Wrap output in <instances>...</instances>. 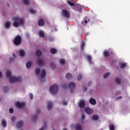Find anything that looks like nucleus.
Returning a JSON list of instances; mask_svg holds the SVG:
<instances>
[{
  "instance_id": "43",
  "label": "nucleus",
  "mask_w": 130,
  "mask_h": 130,
  "mask_svg": "<svg viewBox=\"0 0 130 130\" xmlns=\"http://www.w3.org/2000/svg\"><path fill=\"white\" fill-rule=\"evenodd\" d=\"M11 120L13 122H14V121H15V120H16V117L15 116H13L12 118H11Z\"/></svg>"
},
{
  "instance_id": "24",
  "label": "nucleus",
  "mask_w": 130,
  "mask_h": 130,
  "mask_svg": "<svg viewBox=\"0 0 130 130\" xmlns=\"http://www.w3.org/2000/svg\"><path fill=\"white\" fill-rule=\"evenodd\" d=\"M19 54L21 57H24L25 56V52L23 50H20L19 51Z\"/></svg>"
},
{
  "instance_id": "39",
  "label": "nucleus",
  "mask_w": 130,
  "mask_h": 130,
  "mask_svg": "<svg viewBox=\"0 0 130 130\" xmlns=\"http://www.w3.org/2000/svg\"><path fill=\"white\" fill-rule=\"evenodd\" d=\"M50 67L51 68V69H52V70H54V69H55V63L52 62Z\"/></svg>"
},
{
  "instance_id": "37",
  "label": "nucleus",
  "mask_w": 130,
  "mask_h": 130,
  "mask_svg": "<svg viewBox=\"0 0 130 130\" xmlns=\"http://www.w3.org/2000/svg\"><path fill=\"white\" fill-rule=\"evenodd\" d=\"M120 81H121V79L120 78H116V82L117 84H118L119 85H120Z\"/></svg>"
},
{
  "instance_id": "35",
  "label": "nucleus",
  "mask_w": 130,
  "mask_h": 130,
  "mask_svg": "<svg viewBox=\"0 0 130 130\" xmlns=\"http://www.w3.org/2000/svg\"><path fill=\"white\" fill-rule=\"evenodd\" d=\"M59 61L60 64H61L62 66L64 64V63H66V61H64V59H60L59 60Z\"/></svg>"
},
{
  "instance_id": "56",
  "label": "nucleus",
  "mask_w": 130,
  "mask_h": 130,
  "mask_svg": "<svg viewBox=\"0 0 130 130\" xmlns=\"http://www.w3.org/2000/svg\"><path fill=\"white\" fill-rule=\"evenodd\" d=\"M63 130H67V129H63Z\"/></svg>"
},
{
  "instance_id": "26",
  "label": "nucleus",
  "mask_w": 130,
  "mask_h": 130,
  "mask_svg": "<svg viewBox=\"0 0 130 130\" xmlns=\"http://www.w3.org/2000/svg\"><path fill=\"white\" fill-rule=\"evenodd\" d=\"M86 59L89 63L92 62V57L90 55L86 56Z\"/></svg>"
},
{
  "instance_id": "17",
  "label": "nucleus",
  "mask_w": 130,
  "mask_h": 130,
  "mask_svg": "<svg viewBox=\"0 0 130 130\" xmlns=\"http://www.w3.org/2000/svg\"><path fill=\"white\" fill-rule=\"evenodd\" d=\"M67 3L68 5H69V6H71V7H75V6H76V4H75V3H73V1L68 0L67 1Z\"/></svg>"
},
{
  "instance_id": "30",
  "label": "nucleus",
  "mask_w": 130,
  "mask_h": 130,
  "mask_svg": "<svg viewBox=\"0 0 130 130\" xmlns=\"http://www.w3.org/2000/svg\"><path fill=\"white\" fill-rule=\"evenodd\" d=\"M109 128L110 130H115V127L114 126V124H111L109 126Z\"/></svg>"
},
{
  "instance_id": "25",
  "label": "nucleus",
  "mask_w": 130,
  "mask_h": 130,
  "mask_svg": "<svg viewBox=\"0 0 130 130\" xmlns=\"http://www.w3.org/2000/svg\"><path fill=\"white\" fill-rule=\"evenodd\" d=\"M2 125L3 127H7V121L6 120L2 119Z\"/></svg>"
},
{
  "instance_id": "5",
  "label": "nucleus",
  "mask_w": 130,
  "mask_h": 130,
  "mask_svg": "<svg viewBox=\"0 0 130 130\" xmlns=\"http://www.w3.org/2000/svg\"><path fill=\"white\" fill-rule=\"evenodd\" d=\"M69 88L71 90V93H73L75 88H76V83L75 82H70L69 84Z\"/></svg>"
},
{
  "instance_id": "40",
  "label": "nucleus",
  "mask_w": 130,
  "mask_h": 130,
  "mask_svg": "<svg viewBox=\"0 0 130 130\" xmlns=\"http://www.w3.org/2000/svg\"><path fill=\"white\" fill-rule=\"evenodd\" d=\"M110 75V73H108L105 74L103 77L104 79H107V78H108V76H109Z\"/></svg>"
},
{
  "instance_id": "49",
  "label": "nucleus",
  "mask_w": 130,
  "mask_h": 130,
  "mask_svg": "<svg viewBox=\"0 0 130 130\" xmlns=\"http://www.w3.org/2000/svg\"><path fill=\"white\" fill-rule=\"evenodd\" d=\"M0 78H3V73L2 72H0Z\"/></svg>"
},
{
  "instance_id": "54",
  "label": "nucleus",
  "mask_w": 130,
  "mask_h": 130,
  "mask_svg": "<svg viewBox=\"0 0 130 130\" xmlns=\"http://www.w3.org/2000/svg\"><path fill=\"white\" fill-rule=\"evenodd\" d=\"M8 7H10V5L9 4H8Z\"/></svg>"
},
{
  "instance_id": "36",
  "label": "nucleus",
  "mask_w": 130,
  "mask_h": 130,
  "mask_svg": "<svg viewBox=\"0 0 130 130\" xmlns=\"http://www.w3.org/2000/svg\"><path fill=\"white\" fill-rule=\"evenodd\" d=\"M66 77L67 79H71L73 76H72V74H71V73H67Z\"/></svg>"
},
{
  "instance_id": "18",
  "label": "nucleus",
  "mask_w": 130,
  "mask_h": 130,
  "mask_svg": "<svg viewBox=\"0 0 130 130\" xmlns=\"http://www.w3.org/2000/svg\"><path fill=\"white\" fill-rule=\"evenodd\" d=\"M42 52L41 51H40V50L38 49L36 50V56H38V57H39V56H40V55H41L42 54Z\"/></svg>"
},
{
  "instance_id": "41",
  "label": "nucleus",
  "mask_w": 130,
  "mask_h": 130,
  "mask_svg": "<svg viewBox=\"0 0 130 130\" xmlns=\"http://www.w3.org/2000/svg\"><path fill=\"white\" fill-rule=\"evenodd\" d=\"M82 74H79L78 76H77V79L78 81H80L81 79H82Z\"/></svg>"
},
{
  "instance_id": "3",
  "label": "nucleus",
  "mask_w": 130,
  "mask_h": 130,
  "mask_svg": "<svg viewBox=\"0 0 130 130\" xmlns=\"http://www.w3.org/2000/svg\"><path fill=\"white\" fill-rule=\"evenodd\" d=\"M49 91L52 95H56L58 91V85L56 84L51 85L49 88Z\"/></svg>"
},
{
  "instance_id": "13",
  "label": "nucleus",
  "mask_w": 130,
  "mask_h": 130,
  "mask_svg": "<svg viewBox=\"0 0 130 130\" xmlns=\"http://www.w3.org/2000/svg\"><path fill=\"white\" fill-rule=\"evenodd\" d=\"M37 63L39 67H41V66H43L44 64V62H43V61H42L40 58L37 59Z\"/></svg>"
},
{
  "instance_id": "48",
  "label": "nucleus",
  "mask_w": 130,
  "mask_h": 130,
  "mask_svg": "<svg viewBox=\"0 0 130 130\" xmlns=\"http://www.w3.org/2000/svg\"><path fill=\"white\" fill-rule=\"evenodd\" d=\"M87 85L88 86H91V85H92V82L91 81L88 82Z\"/></svg>"
},
{
  "instance_id": "9",
  "label": "nucleus",
  "mask_w": 130,
  "mask_h": 130,
  "mask_svg": "<svg viewBox=\"0 0 130 130\" xmlns=\"http://www.w3.org/2000/svg\"><path fill=\"white\" fill-rule=\"evenodd\" d=\"M24 125V122L22 120L18 121L16 123L17 128H21Z\"/></svg>"
},
{
  "instance_id": "27",
  "label": "nucleus",
  "mask_w": 130,
  "mask_h": 130,
  "mask_svg": "<svg viewBox=\"0 0 130 130\" xmlns=\"http://www.w3.org/2000/svg\"><path fill=\"white\" fill-rule=\"evenodd\" d=\"M35 73L36 76H39V73H40V68H36Z\"/></svg>"
},
{
  "instance_id": "1",
  "label": "nucleus",
  "mask_w": 130,
  "mask_h": 130,
  "mask_svg": "<svg viewBox=\"0 0 130 130\" xmlns=\"http://www.w3.org/2000/svg\"><path fill=\"white\" fill-rule=\"evenodd\" d=\"M12 72L10 70H7L6 76L9 79L10 83H15V82H22V77L20 76H12Z\"/></svg>"
},
{
  "instance_id": "57",
  "label": "nucleus",
  "mask_w": 130,
  "mask_h": 130,
  "mask_svg": "<svg viewBox=\"0 0 130 130\" xmlns=\"http://www.w3.org/2000/svg\"><path fill=\"white\" fill-rule=\"evenodd\" d=\"M88 21L90 22V20L88 19Z\"/></svg>"
},
{
  "instance_id": "28",
  "label": "nucleus",
  "mask_w": 130,
  "mask_h": 130,
  "mask_svg": "<svg viewBox=\"0 0 130 130\" xmlns=\"http://www.w3.org/2000/svg\"><path fill=\"white\" fill-rule=\"evenodd\" d=\"M99 117L97 115H93L92 116V119L93 120H98Z\"/></svg>"
},
{
  "instance_id": "31",
  "label": "nucleus",
  "mask_w": 130,
  "mask_h": 130,
  "mask_svg": "<svg viewBox=\"0 0 130 130\" xmlns=\"http://www.w3.org/2000/svg\"><path fill=\"white\" fill-rule=\"evenodd\" d=\"M3 90L4 93H6V92H8V91H9V87H8L7 86H4L3 88Z\"/></svg>"
},
{
  "instance_id": "38",
  "label": "nucleus",
  "mask_w": 130,
  "mask_h": 130,
  "mask_svg": "<svg viewBox=\"0 0 130 130\" xmlns=\"http://www.w3.org/2000/svg\"><path fill=\"white\" fill-rule=\"evenodd\" d=\"M22 3L26 5V6H28L29 5V0H22Z\"/></svg>"
},
{
  "instance_id": "46",
  "label": "nucleus",
  "mask_w": 130,
  "mask_h": 130,
  "mask_svg": "<svg viewBox=\"0 0 130 130\" xmlns=\"http://www.w3.org/2000/svg\"><path fill=\"white\" fill-rule=\"evenodd\" d=\"M29 97L30 99H33V94L32 93H29Z\"/></svg>"
},
{
  "instance_id": "8",
  "label": "nucleus",
  "mask_w": 130,
  "mask_h": 130,
  "mask_svg": "<svg viewBox=\"0 0 130 130\" xmlns=\"http://www.w3.org/2000/svg\"><path fill=\"white\" fill-rule=\"evenodd\" d=\"M78 105L80 108H84V107H85L86 105L85 101L83 100H81L78 104Z\"/></svg>"
},
{
  "instance_id": "32",
  "label": "nucleus",
  "mask_w": 130,
  "mask_h": 130,
  "mask_svg": "<svg viewBox=\"0 0 130 130\" xmlns=\"http://www.w3.org/2000/svg\"><path fill=\"white\" fill-rule=\"evenodd\" d=\"M120 66V68L121 69H124V68H125V67H126V63H122L119 64Z\"/></svg>"
},
{
  "instance_id": "2",
  "label": "nucleus",
  "mask_w": 130,
  "mask_h": 130,
  "mask_svg": "<svg viewBox=\"0 0 130 130\" xmlns=\"http://www.w3.org/2000/svg\"><path fill=\"white\" fill-rule=\"evenodd\" d=\"M13 20H14L13 24L14 27H18L19 26H24V24H25L24 19L21 17H14Z\"/></svg>"
},
{
  "instance_id": "53",
  "label": "nucleus",
  "mask_w": 130,
  "mask_h": 130,
  "mask_svg": "<svg viewBox=\"0 0 130 130\" xmlns=\"http://www.w3.org/2000/svg\"><path fill=\"white\" fill-rule=\"evenodd\" d=\"M121 96H119L118 98H117V99L118 100V99H121Z\"/></svg>"
},
{
  "instance_id": "50",
  "label": "nucleus",
  "mask_w": 130,
  "mask_h": 130,
  "mask_svg": "<svg viewBox=\"0 0 130 130\" xmlns=\"http://www.w3.org/2000/svg\"><path fill=\"white\" fill-rule=\"evenodd\" d=\"M83 90L84 91H87V87H84L83 88Z\"/></svg>"
},
{
  "instance_id": "6",
  "label": "nucleus",
  "mask_w": 130,
  "mask_h": 130,
  "mask_svg": "<svg viewBox=\"0 0 130 130\" xmlns=\"http://www.w3.org/2000/svg\"><path fill=\"white\" fill-rule=\"evenodd\" d=\"M15 105L18 107V108H22L25 106V103L23 102H16L15 103Z\"/></svg>"
},
{
  "instance_id": "11",
  "label": "nucleus",
  "mask_w": 130,
  "mask_h": 130,
  "mask_svg": "<svg viewBox=\"0 0 130 130\" xmlns=\"http://www.w3.org/2000/svg\"><path fill=\"white\" fill-rule=\"evenodd\" d=\"M85 111L87 114H92V113H93V110L89 107L86 108L85 109Z\"/></svg>"
},
{
  "instance_id": "12",
  "label": "nucleus",
  "mask_w": 130,
  "mask_h": 130,
  "mask_svg": "<svg viewBox=\"0 0 130 130\" xmlns=\"http://www.w3.org/2000/svg\"><path fill=\"white\" fill-rule=\"evenodd\" d=\"M53 108V105H52V103L51 101L48 102L47 103V110H51V109H52Z\"/></svg>"
},
{
  "instance_id": "51",
  "label": "nucleus",
  "mask_w": 130,
  "mask_h": 130,
  "mask_svg": "<svg viewBox=\"0 0 130 130\" xmlns=\"http://www.w3.org/2000/svg\"><path fill=\"white\" fill-rule=\"evenodd\" d=\"M84 23H85V24H87V23H88V21H87V20H85L84 21Z\"/></svg>"
},
{
  "instance_id": "20",
  "label": "nucleus",
  "mask_w": 130,
  "mask_h": 130,
  "mask_svg": "<svg viewBox=\"0 0 130 130\" xmlns=\"http://www.w3.org/2000/svg\"><path fill=\"white\" fill-rule=\"evenodd\" d=\"M85 45H86V44L85 43V42H82L80 48L81 50L83 52L84 51V48L85 47Z\"/></svg>"
},
{
  "instance_id": "23",
  "label": "nucleus",
  "mask_w": 130,
  "mask_h": 130,
  "mask_svg": "<svg viewBox=\"0 0 130 130\" xmlns=\"http://www.w3.org/2000/svg\"><path fill=\"white\" fill-rule=\"evenodd\" d=\"M39 36H40V37H42V38H43L45 36L44 32H43V31L42 30H40L39 31Z\"/></svg>"
},
{
  "instance_id": "19",
  "label": "nucleus",
  "mask_w": 130,
  "mask_h": 130,
  "mask_svg": "<svg viewBox=\"0 0 130 130\" xmlns=\"http://www.w3.org/2000/svg\"><path fill=\"white\" fill-rule=\"evenodd\" d=\"M10 26L11 21H7L5 25V27H6V29H9V28H10Z\"/></svg>"
},
{
  "instance_id": "42",
  "label": "nucleus",
  "mask_w": 130,
  "mask_h": 130,
  "mask_svg": "<svg viewBox=\"0 0 130 130\" xmlns=\"http://www.w3.org/2000/svg\"><path fill=\"white\" fill-rule=\"evenodd\" d=\"M9 112L10 113H14V109L11 108L9 109Z\"/></svg>"
},
{
  "instance_id": "55",
  "label": "nucleus",
  "mask_w": 130,
  "mask_h": 130,
  "mask_svg": "<svg viewBox=\"0 0 130 130\" xmlns=\"http://www.w3.org/2000/svg\"><path fill=\"white\" fill-rule=\"evenodd\" d=\"M2 101V99L0 98V101Z\"/></svg>"
},
{
  "instance_id": "4",
  "label": "nucleus",
  "mask_w": 130,
  "mask_h": 130,
  "mask_svg": "<svg viewBox=\"0 0 130 130\" xmlns=\"http://www.w3.org/2000/svg\"><path fill=\"white\" fill-rule=\"evenodd\" d=\"M13 43L16 46L20 45L21 43H22V38L21 37V36H16L13 40Z\"/></svg>"
},
{
  "instance_id": "15",
  "label": "nucleus",
  "mask_w": 130,
  "mask_h": 130,
  "mask_svg": "<svg viewBox=\"0 0 130 130\" xmlns=\"http://www.w3.org/2000/svg\"><path fill=\"white\" fill-rule=\"evenodd\" d=\"M44 20L43 19H40L38 21V25L40 27H42V26H44Z\"/></svg>"
},
{
  "instance_id": "10",
  "label": "nucleus",
  "mask_w": 130,
  "mask_h": 130,
  "mask_svg": "<svg viewBox=\"0 0 130 130\" xmlns=\"http://www.w3.org/2000/svg\"><path fill=\"white\" fill-rule=\"evenodd\" d=\"M46 76V71L45 69H43L41 72V79H44Z\"/></svg>"
},
{
  "instance_id": "29",
  "label": "nucleus",
  "mask_w": 130,
  "mask_h": 130,
  "mask_svg": "<svg viewBox=\"0 0 130 130\" xmlns=\"http://www.w3.org/2000/svg\"><path fill=\"white\" fill-rule=\"evenodd\" d=\"M32 66V63L30 61H28L26 64V69H30Z\"/></svg>"
},
{
  "instance_id": "22",
  "label": "nucleus",
  "mask_w": 130,
  "mask_h": 130,
  "mask_svg": "<svg viewBox=\"0 0 130 130\" xmlns=\"http://www.w3.org/2000/svg\"><path fill=\"white\" fill-rule=\"evenodd\" d=\"M109 52L108 51H104L103 52V55L105 57H108L109 56Z\"/></svg>"
},
{
  "instance_id": "14",
  "label": "nucleus",
  "mask_w": 130,
  "mask_h": 130,
  "mask_svg": "<svg viewBox=\"0 0 130 130\" xmlns=\"http://www.w3.org/2000/svg\"><path fill=\"white\" fill-rule=\"evenodd\" d=\"M89 102L91 105H96V100H95L93 98H91L89 99Z\"/></svg>"
},
{
  "instance_id": "34",
  "label": "nucleus",
  "mask_w": 130,
  "mask_h": 130,
  "mask_svg": "<svg viewBox=\"0 0 130 130\" xmlns=\"http://www.w3.org/2000/svg\"><path fill=\"white\" fill-rule=\"evenodd\" d=\"M29 12H30V13L32 14H35L37 13V12L34 9H33L32 8H30L29 9Z\"/></svg>"
},
{
  "instance_id": "7",
  "label": "nucleus",
  "mask_w": 130,
  "mask_h": 130,
  "mask_svg": "<svg viewBox=\"0 0 130 130\" xmlns=\"http://www.w3.org/2000/svg\"><path fill=\"white\" fill-rule=\"evenodd\" d=\"M62 14L64 17L66 18H70L71 17V15L70 14V12L67 10H62Z\"/></svg>"
},
{
  "instance_id": "45",
  "label": "nucleus",
  "mask_w": 130,
  "mask_h": 130,
  "mask_svg": "<svg viewBox=\"0 0 130 130\" xmlns=\"http://www.w3.org/2000/svg\"><path fill=\"white\" fill-rule=\"evenodd\" d=\"M62 104H63V105H68V103L66 101H63Z\"/></svg>"
},
{
  "instance_id": "52",
  "label": "nucleus",
  "mask_w": 130,
  "mask_h": 130,
  "mask_svg": "<svg viewBox=\"0 0 130 130\" xmlns=\"http://www.w3.org/2000/svg\"><path fill=\"white\" fill-rule=\"evenodd\" d=\"M13 57H16V54L15 53L13 54Z\"/></svg>"
},
{
  "instance_id": "16",
  "label": "nucleus",
  "mask_w": 130,
  "mask_h": 130,
  "mask_svg": "<svg viewBox=\"0 0 130 130\" xmlns=\"http://www.w3.org/2000/svg\"><path fill=\"white\" fill-rule=\"evenodd\" d=\"M40 114V110L38 109L37 111V115H34L33 116V118H32L33 120H36V119H37V115Z\"/></svg>"
},
{
  "instance_id": "47",
  "label": "nucleus",
  "mask_w": 130,
  "mask_h": 130,
  "mask_svg": "<svg viewBox=\"0 0 130 130\" xmlns=\"http://www.w3.org/2000/svg\"><path fill=\"white\" fill-rule=\"evenodd\" d=\"M82 120H84V119H85V115L84 114H82Z\"/></svg>"
},
{
  "instance_id": "44",
  "label": "nucleus",
  "mask_w": 130,
  "mask_h": 130,
  "mask_svg": "<svg viewBox=\"0 0 130 130\" xmlns=\"http://www.w3.org/2000/svg\"><path fill=\"white\" fill-rule=\"evenodd\" d=\"M14 59L13 57H11L9 59V62H12V61H14Z\"/></svg>"
},
{
  "instance_id": "21",
  "label": "nucleus",
  "mask_w": 130,
  "mask_h": 130,
  "mask_svg": "<svg viewBox=\"0 0 130 130\" xmlns=\"http://www.w3.org/2000/svg\"><path fill=\"white\" fill-rule=\"evenodd\" d=\"M50 52L52 53V54H55V53L57 52V50L56 49L53 48L50 49Z\"/></svg>"
},
{
  "instance_id": "33",
  "label": "nucleus",
  "mask_w": 130,
  "mask_h": 130,
  "mask_svg": "<svg viewBox=\"0 0 130 130\" xmlns=\"http://www.w3.org/2000/svg\"><path fill=\"white\" fill-rule=\"evenodd\" d=\"M75 130H82V126L80 124L76 125Z\"/></svg>"
}]
</instances>
